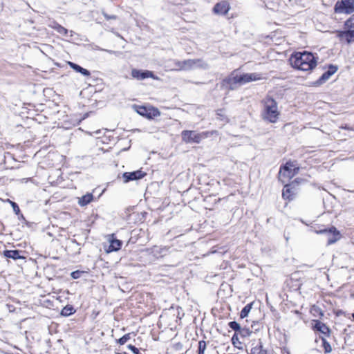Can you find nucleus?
<instances>
[{
	"instance_id": "10",
	"label": "nucleus",
	"mask_w": 354,
	"mask_h": 354,
	"mask_svg": "<svg viewBox=\"0 0 354 354\" xmlns=\"http://www.w3.org/2000/svg\"><path fill=\"white\" fill-rule=\"evenodd\" d=\"M316 233L317 234H322V233L333 234V236L331 237H329L328 239V245L333 244L340 239L339 232L337 231L335 227H332L329 230L324 229V230H317Z\"/></svg>"
},
{
	"instance_id": "5",
	"label": "nucleus",
	"mask_w": 354,
	"mask_h": 354,
	"mask_svg": "<svg viewBox=\"0 0 354 354\" xmlns=\"http://www.w3.org/2000/svg\"><path fill=\"white\" fill-rule=\"evenodd\" d=\"M334 10L339 14H351L354 12V0L338 1L335 3Z\"/></svg>"
},
{
	"instance_id": "32",
	"label": "nucleus",
	"mask_w": 354,
	"mask_h": 354,
	"mask_svg": "<svg viewBox=\"0 0 354 354\" xmlns=\"http://www.w3.org/2000/svg\"><path fill=\"white\" fill-rule=\"evenodd\" d=\"M128 348L131 350L134 354H140V351L135 346L129 344L127 346Z\"/></svg>"
},
{
	"instance_id": "24",
	"label": "nucleus",
	"mask_w": 354,
	"mask_h": 354,
	"mask_svg": "<svg viewBox=\"0 0 354 354\" xmlns=\"http://www.w3.org/2000/svg\"><path fill=\"white\" fill-rule=\"evenodd\" d=\"M75 313L74 308L71 306H66L64 307L61 311V315L64 317H68Z\"/></svg>"
},
{
	"instance_id": "28",
	"label": "nucleus",
	"mask_w": 354,
	"mask_h": 354,
	"mask_svg": "<svg viewBox=\"0 0 354 354\" xmlns=\"http://www.w3.org/2000/svg\"><path fill=\"white\" fill-rule=\"evenodd\" d=\"M131 338L130 333L125 334L121 338L118 340V343L120 345L124 344Z\"/></svg>"
},
{
	"instance_id": "38",
	"label": "nucleus",
	"mask_w": 354,
	"mask_h": 354,
	"mask_svg": "<svg viewBox=\"0 0 354 354\" xmlns=\"http://www.w3.org/2000/svg\"><path fill=\"white\" fill-rule=\"evenodd\" d=\"M105 51L109 53H114V52L113 50H104Z\"/></svg>"
},
{
	"instance_id": "35",
	"label": "nucleus",
	"mask_w": 354,
	"mask_h": 354,
	"mask_svg": "<svg viewBox=\"0 0 354 354\" xmlns=\"http://www.w3.org/2000/svg\"><path fill=\"white\" fill-rule=\"evenodd\" d=\"M103 15L106 19H115L116 16L115 15H109L106 13L103 12Z\"/></svg>"
},
{
	"instance_id": "7",
	"label": "nucleus",
	"mask_w": 354,
	"mask_h": 354,
	"mask_svg": "<svg viewBox=\"0 0 354 354\" xmlns=\"http://www.w3.org/2000/svg\"><path fill=\"white\" fill-rule=\"evenodd\" d=\"M346 26L348 30L339 32L338 36L342 39H345L348 43H350L352 38L354 37V22L352 20H348L346 22Z\"/></svg>"
},
{
	"instance_id": "15",
	"label": "nucleus",
	"mask_w": 354,
	"mask_h": 354,
	"mask_svg": "<svg viewBox=\"0 0 354 354\" xmlns=\"http://www.w3.org/2000/svg\"><path fill=\"white\" fill-rule=\"evenodd\" d=\"M165 68L169 71H181V61L177 59L169 60L165 63Z\"/></svg>"
},
{
	"instance_id": "30",
	"label": "nucleus",
	"mask_w": 354,
	"mask_h": 354,
	"mask_svg": "<svg viewBox=\"0 0 354 354\" xmlns=\"http://www.w3.org/2000/svg\"><path fill=\"white\" fill-rule=\"evenodd\" d=\"M206 348V343L205 341H200L198 343V353H204Z\"/></svg>"
},
{
	"instance_id": "21",
	"label": "nucleus",
	"mask_w": 354,
	"mask_h": 354,
	"mask_svg": "<svg viewBox=\"0 0 354 354\" xmlns=\"http://www.w3.org/2000/svg\"><path fill=\"white\" fill-rule=\"evenodd\" d=\"M122 246V241L118 239H113L110 241V245L109 248L107 249V252H111L113 251H118L120 249Z\"/></svg>"
},
{
	"instance_id": "3",
	"label": "nucleus",
	"mask_w": 354,
	"mask_h": 354,
	"mask_svg": "<svg viewBox=\"0 0 354 354\" xmlns=\"http://www.w3.org/2000/svg\"><path fill=\"white\" fill-rule=\"evenodd\" d=\"M298 170L299 168L292 162H287L283 168H281L279 173V178L282 183H285L293 178L298 172Z\"/></svg>"
},
{
	"instance_id": "37",
	"label": "nucleus",
	"mask_w": 354,
	"mask_h": 354,
	"mask_svg": "<svg viewBox=\"0 0 354 354\" xmlns=\"http://www.w3.org/2000/svg\"><path fill=\"white\" fill-rule=\"evenodd\" d=\"M261 115L263 119L266 118V109L262 112Z\"/></svg>"
},
{
	"instance_id": "29",
	"label": "nucleus",
	"mask_w": 354,
	"mask_h": 354,
	"mask_svg": "<svg viewBox=\"0 0 354 354\" xmlns=\"http://www.w3.org/2000/svg\"><path fill=\"white\" fill-rule=\"evenodd\" d=\"M8 201L10 203V205H11L12 209H13L14 212L16 214H19V212H20V209H19L18 205L15 202H13L12 201L8 200Z\"/></svg>"
},
{
	"instance_id": "13",
	"label": "nucleus",
	"mask_w": 354,
	"mask_h": 354,
	"mask_svg": "<svg viewBox=\"0 0 354 354\" xmlns=\"http://www.w3.org/2000/svg\"><path fill=\"white\" fill-rule=\"evenodd\" d=\"M151 252L156 258H161L168 254L169 248L156 245L151 249Z\"/></svg>"
},
{
	"instance_id": "33",
	"label": "nucleus",
	"mask_w": 354,
	"mask_h": 354,
	"mask_svg": "<svg viewBox=\"0 0 354 354\" xmlns=\"http://www.w3.org/2000/svg\"><path fill=\"white\" fill-rule=\"evenodd\" d=\"M81 273L82 272L79 270L72 272L71 277L73 279H78V278H80Z\"/></svg>"
},
{
	"instance_id": "31",
	"label": "nucleus",
	"mask_w": 354,
	"mask_h": 354,
	"mask_svg": "<svg viewBox=\"0 0 354 354\" xmlns=\"http://www.w3.org/2000/svg\"><path fill=\"white\" fill-rule=\"evenodd\" d=\"M330 77V73H327V72H325L322 76L321 77L319 78V81L321 82H324L326 80H328L329 79V77Z\"/></svg>"
},
{
	"instance_id": "23",
	"label": "nucleus",
	"mask_w": 354,
	"mask_h": 354,
	"mask_svg": "<svg viewBox=\"0 0 354 354\" xmlns=\"http://www.w3.org/2000/svg\"><path fill=\"white\" fill-rule=\"evenodd\" d=\"M315 328L324 334L329 332V328L321 322H317Z\"/></svg>"
},
{
	"instance_id": "27",
	"label": "nucleus",
	"mask_w": 354,
	"mask_h": 354,
	"mask_svg": "<svg viewBox=\"0 0 354 354\" xmlns=\"http://www.w3.org/2000/svg\"><path fill=\"white\" fill-rule=\"evenodd\" d=\"M322 342H323V347L324 348L325 353H330L332 351V348H331L330 344L325 339H322Z\"/></svg>"
},
{
	"instance_id": "16",
	"label": "nucleus",
	"mask_w": 354,
	"mask_h": 354,
	"mask_svg": "<svg viewBox=\"0 0 354 354\" xmlns=\"http://www.w3.org/2000/svg\"><path fill=\"white\" fill-rule=\"evenodd\" d=\"M295 194V190L291 185H286L283 189V198L288 200H292Z\"/></svg>"
},
{
	"instance_id": "20",
	"label": "nucleus",
	"mask_w": 354,
	"mask_h": 354,
	"mask_svg": "<svg viewBox=\"0 0 354 354\" xmlns=\"http://www.w3.org/2000/svg\"><path fill=\"white\" fill-rule=\"evenodd\" d=\"M93 196L92 194H86L82 197L78 198V204L81 207L86 206L93 201Z\"/></svg>"
},
{
	"instance_id": "26",
	"label": "nucleus",
	"mask_w": 354,
	"mask_h": 354,
	"mask_svg": "<svg viewBox=\"0 0 354 354\" xmlns=\"http://www.w3.org/2000/svg\"><path fill=\"white\" fill-rule=\"evenodd\" d=\"M229 326L235 331L236 333H242V330L241 328L240 324L235 321L230 322L228 324Z\"/></svg>"
},
{
	"instance_id": "1",
	"label": "nucleus",
	"mask_w": 354,
	"mask_h": 354,
	"mask_svg": "<svg viewBox=\"0 0 354 354\" xmlns=\"http://www.w3.org/2000/svg\"><path fill=\"white\" fill-rule=\"evenodd\" d=\"M289 62L293 68L303 71L313 70L317 63L314 55L306 51L303 53L297 52L292 54L289 59Z\"/></svg>"
},
{
	"instance_id": "9",
	"label": "nucleus",
	"mask_w": 354,
	"mask_h": 354,
	"mask_svg": "<svg viewBox=\"0 0 354 354\" xmlns=\"http://www.w3.org/2000/svg\"><path fill=\"white\" fill-rule=\"evenodd\" d=\"M146 176V173L142 170H137L132 172H125L122 175V178L124 183H128L131 180H139Z\"/></svg>"
},
{
	"instance_id": "25",
	"label": "nucleus",
	"mask_w": 354,
	"mask_h": 354,
	"mask_svg": "<svg viewBox=\"0 0 354 354\" xmlns=\"http://www.w3.org/2000/svg\"><path fill=\"white\" fill-rule=\"evenodd\" d=\"M252 308V304H247L241 311L240 317L243 319L246 317Z\"/></svg>"
},
{
	"instance_id": "41",
	"label": "nucleus",
	"mask_w": 354,
	"mask_h": 354,
	"mask_svg": "<svg viewBox=\"0 0 354 354\" xmlns=\"http://www.w3.org/2000/svg\"><path fill=\"white\" fill-rule=\"evenodd\" d=\"M198 354H205L204 353H198Z\"/></svg>"
},
{
	"instance_id": "19",
	"label": "nucleus",
	"mask_w": 354,
	"mask_h": 354,
	"mask_svg": "<svg viewBox=\"0 0 354 354\" xmlns=\"http://www.w3.org/2000/svg\"><path fill=\"white\" fill-rule=\"evenodd\" d=\"M68 65L75 72L80 73L82 75H83L84 76L88 77L91 75L90 72L87 69L82 68V66H80V65H78L77 64L69 62Z\"/></svg>"
},
{
	"instance_id": "39",
	"label": "nucleus",
	"mask_w": 354,
	"mask_h": 354,
	"mask_svg": "<svg viewBox=\"0 0 354 354\" xmlns=\"http://www.w3.org/2000/svg\"><path fill=\"white\" fill-rule=\"evenodd\" d=\"M115 354H126L125 353H116Z\"/></svg>"
},
{
	"instance_id": "4",
	"label": "nucleus",
	"mask_w": 354,
	"mask_h": 354,
	"mask_svg": "<svg viewBox=\"0 0 354 354\" xmlns=\"http://www.w3.org/2000/svg\"><path fill=\"white\" fill-rule=\"evenodd\" d=\"M181 136L183 140L187 143H200L202 139L207 137V133L185 130L182 131Z\"/></svg>"
},
{
	"instance_id": "2",
	"label": "nucleus",
	"mask_w": 354,
	"mask_h": 354,
	"mask_svg": "<svg viewBox=\"0 0 354 354\" xmlns=\"http://www.w3.org/2000/svg\"><path fill=\"white\" fill-rule=\"evenodd\" d=\"M261 78V75L258 73H253L239 75L237 71H234L230 75L223 80L222 86L230 90H234L239 86L260 80Z\"/></svg>"
},
{
	"instance_id": "11",
	"label": "nucleus",
	"mask_w": 354,
	"mask_h": 354,
	"mask_svg": "<svg viewBox=\"0 0 354 354\" xmlns=\"http://www.w3.org/2000/svg\"><path fill=\"white\" fill-rule=\"evenodd\" d=\"M138 114L146 116L148 118H152L153 117H158L160 115V112L158 109L153 108L151 110H148L145 106H139L137 109Z\"/></svg>"
},
{
	"instance_id": "14",
	"label": "nucleus",
	"mask_w": 354,
	"mask_h": 354,
	"mask_svg": "<svg viewBox=\"0 0 354 354\" xmlns=\"http://www.w3.org/2000/svg\"><path fill=\"white\" fill-rule=\"evenodd\" d=\"M229 10L230 6L226 1H222L216 3L213 8L214 12L218 15H226Z\"/></svg>"
},
{
	"instance_id": "6",
	"label": "nucleus",
	"mask_w": 354,
	"mask_h": 354,
	"mask_svg": "<svg viewBox=\"0 0 354 354\" xmlns=\"http://www.w3.org/2000/svg\"><path fill=\"white\" fill-rule=\"evenodd\" d=\"M267 121L275 122L279 118V111L277 104L273 99L267 98Z\"/></svg>"
},
{
	"instance_id": "36",
	"label": "nucleus",
	"mask_w": 354,
	"mask_h": 354,
	"mask_svg": "<svg viewBox=\"0 0 354 354\" xmlns=\"http://www.w3.org/2000/svg\"><path fill=\"white\" fill-rule=\"evenodd\" d=\"M236 340H238V337H237V333H235L232 338V341L234 344H235V341H236Z\"/></svg>"
},
{
	"instance_id": "12",
	"label": "nucleus",
	"mask_w": 354,
	"mask_h": 354,
	"mask_svg": "<svg viewBox=\"0 0 354 354\" xmlns=\"http://www.w3.org/2000/svg\"><path fill=\"white\" fill-rule=\"evenodd\" d=\"M131 75L133 78L137 80H145L149 77H153V73L149 71H140L138 69H133Z\"/></svg>"
},
{
	"instance_id": "17",
	"label": "nucleus",
	"mask_w": 354,
	"mask_h": 354,
	"mask_svg": "<svg viewBox=\"0 0 354 354\" xmlns=\"http://www.w3.org/2000/svg\"><path fill=\"white\" fill-rule=\"evenodd\" d=\"M3 255L6 258L12 259L14 260L17 259H25L24 257L20 254V251L19 250H5L3 252Z\"/></svg>"
},
{
	"instance_id": "8",
	"label": "nucleus",
	"mask_w": 354,
	"mask_h": 354,
	"mask_svg": "<svg viewBox=\"0 0 354 354\" xmlns=\"http://www.w3.org/2000/svg\"><path fill=\"white\" fill-rule=\"evenodd\" d=\"M204 65L206 64L202 63V61L199 59H186L181 61V71H189L198 67H204Z\"/></svg>"
},
{
	"instance_id": "34",
	"label": "nucleus",
	"mask_w": 354,
	"mask_h": 354,
	"mask_svg": "<svg viewBox=\"0 0 354 354\" xmlns=\"http://www.w3.org/2000/svg\"><path fill=\"white\" fill-rule=\"evenodd\" d=\"M337 67L331 66L327 73H330V75L331 76L333 74H334L337 71Z\"/></svg>"
},
{
	"instance_id": "40",
	"label": "nucleus",
	"mask_w": 354,
	"mask_h": 354,
	"mask_svg": "<svg viewBox=\"0 0 354 354\" xmlns=\"http://www.w3.org/2000/svg\"><path fill=\"white\" fill-rule=\"evenodd\" d=\"M344 129H349L348 127H344Z\"/></svg>"
},
{
	"instance_id": "22",
	"label": "nucleus",
	"mask_w": 354,
	"mask_h": 354,
	"mask_svg": "<svg viewBox=\"0 0 354 354\" xmlns=\"http://www.w3.org/2000/svg\"><path fill=\"white\" fill-rule=\"evenodd\" d=\"M49 26L55 29L58 33L64 36H66L68 34V30L55 21L52 22V24H50Z\"/></svg>"
},
{
	"instance_id": "18",
	"label": "nucleus",
	"mask_w": 354,
	"mask_h": 354,
	"mask_svg": "<svg viewBox=\"0 0 354 354\" xmlns=\"http://www.w3.org/2000/svg\"><path fill=\"white\" fill-rule=\"evenodd\" d=\"M252 345L250 354H266V350L263 349V345L261 341L254 342Z\"/></svg>"
}]
</instances>
